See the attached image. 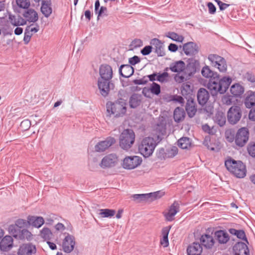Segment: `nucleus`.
<instances>
[{"label": "nucleus", "mask_w": 255, "mask_h": 255, "mask_svg": "<svg viewBox=\"0 0 255 255\" xmlns=\"http://www.w3.org/2000/svg\"><path fill=\"white\" fill-rule=\"evenodd\" d=\"M9 230L12 236L16 239L27 240H30L32 239V234L26 229L20 230L13 226H10Z\"/></svg>", "instance_id": "nucleus-10"}, {"label": "nucleus", "mask_w": 255, "mask_h": 255, "mask_svg": "<svg viewBox=\"0 0 255 255\" xmlns=\"http://www.w3.org/2000/svg\"><path fill=\"white\" fill-rule=\"evenodd\" d=\"M75 245V237L73 235L67 234L62 241V250L66 253H70L73 251Z\"/></svg>", "instance_id": "nucleus-13"}, {"label": "nucleus", "mask_w": 255, "mask_h": 255, "mask_svg": "<svg viewBox=\"0 0 255 255\" xmlns=\"http://www.w3.org/2000/svg\"><path fill=\"white\" fill-rule=\"evenodd\" d=\"M143 45L142 41L140 39H135L131 43V46L133 48L141 47Z\"/></svg>", "instance_id": "nucleus-51"}, {"label": "nucleus", "mask_w": 255, "mask_h": 255, "mask_svg": "<svg viewBox=\"0 0 255 255\" xmlns=\"http://www.w3.org/2000/svg\"><path fill=\"white\" fill-rule=\"evenodd\" d=\"M198 65V63L196 61L190 62L185 68V73L189 77L194 74L196 72Z\"/></svg>", "instance_id": "nucleus-33"}, {"label": "nucleus", "mask_w": 255, "mask_h": 255, "mask_svg": "<svg viewBox=\"0 0 255 255\" xmlns=\"http://www.w3.org/2000/svg\"><path fill=\"white\" fill-rule=\"evenodd\" d=\"M127 104L126 102L120 99L114 103H110V105L107 104V111L109 113H111L115 116V117H123L127 112Z\"/></svg>", "instance_id": "nucleus-5"}, {"label": "nucleus", "mask_w": 255, "mask_h": 255, "mask_svg": "<svg viewBox=\"0 0 255 255\" xmlns=\"http://www.w3.org/2000/svg\"><path fill=\"white\" fill-rule=\"evenodd\" d=\"M152 48L151 46H146L141 50V53L143 55H147L151 53Z\"/></svg>", "instance_id": "nucleus-58"}, {"label": "nucleus", "mask_w": 255, "mask_h": 255, "mask_svg": "<svg viewBox=\"0 0 255 255\" xmlns=\"http://www.w3.org/2000/svg\"><path fill=\"white\" fill-rule=\"evenodd\" d=\"M119 162V157L116 154L111 153L105 156L102 159L100 166L103 169L116 166Z\"/></svg>", "instance_id": "nucleus-9"}, {"label": "nucleus", "mask_w": 255, "mask_h": 255, "mask_svg": "<svg viewBox=\"0 0 255 255\" xmlns=\"http://www.w3.org/2000/svg\"><path fill=\"white\" fill-rule=\"evenodd\" d=\"M107 12V8L105 6H101L100 7V10L97 11V13L96 14H98V19H99V17L100 16H102V15H107V14L106 12Z\"/></svg>", "instance_id": "nucleus-54"}, {"label": "nucleus", "mask_w": 255, "mask_h": 255, "mask_svg": "<svg viewBox=\"0 0 255 255\" xmlns=\"http://www.w3.org/2000/svg\"><path fill=\"white\" fill-rule=\"evenodd\" d=\"M16 3L17 6L23 9H26L30 6L29 0H16Z\"/></svg>", "instance_id": "nucleus-46"}, {"label": "nucleus", "mask_w": 255, "mask_h": 255, "mask_svg": "<svg viewBox=\"0 0 255 255\" xmlns=\"http://www.w3.org/2000/svg\"><path fill=\"white\" fill-rule=\"evenodd\" d=\"M36 249L34 245L31 244H25L20 246L18 252V255H32L35 254Z\"/></svg>", "instance_id": "nucleus-15"}, {"label": "nucleus", "mask_w": 255, "mask_h": 255, "mask_svg": "<svg viewBox=\"0 0 255 255\" xmlns=\"http://www.w3.org/2000/svg\"><path fill=\"white\" fill-rule=\"evenodd\" d=\"M174 79L176 82L180 83L183 82L186 80V78L184 76L177 74L174 77Z\"/></svg>", "instance_id": "nucleus-63"}, {"label": "nucleus", "mask_w": 255, "mask_h": 255, "mask_svg": "<svg viewBox=\"0 0 255 255\" xmlns=\"http://www.w3.org/2000/svg\"><path fill=\"white\" fill-rule=\"evenodd\" d=\"M129 103L131 108H135L139 105L140 101L136 95H132L130 98Z\"/></svg>", "instance_id": "nucleus-48"}, {"label": "nucleus", "mask_w": 255, "mask_h": 255, "mask_svg": "<svg viewBox=\"0 0 255 255\" xmlns=\"http://www.w3.org/2000/svg\"><path fill=\"white\" fill-rule=\"evenodd\" d=\"M1 250L3 251H9L13 245V239L10 236H5L0 241Z\"/></svg>", "instance_id": "nucleus-26"}, {"label": "nucleus", "mask_w": 255, "mask_h": 255, "mask_svg": "<svg viewBox=\"0 0 255 255\" xmlns=\"http://www.w3.org/2000/svg\"><path fill=\"white\" fill-rule=\"evenodd\" d=\"M27 223L33 227L39 228L44 224V220L42 217L29 216L27 217Z\"/></svg>", "instance_id": "nucleus-22"}, {"label": "nucleus", "mask_w": 255, "mask_h": 255, "mask_svg": "<svg viewBox=\"0 0 255 255\" xmlns=\"http://www.w3.org/2000/svg\"><path fill=\"white\" fill-rule=\"evenodd\" d=\"M249 118L250 120L255 121V109L251 110L249 114Z\"/></svg>", "instance_id": "nucleus-64"}, {"label": "nucleus", "mask_w": 255, "mask_h": 255, "mask_svg": "<svg viewBox=\"0 0 255 255\" xmlns=\"http://www.w3.org/2000/svg\"><path fill=\"white\" fill-rule=\"evenodd\" d=\"M201 73L204 77L210 78V79L216 76V73H214L208 66H206L202 68Z\"/></svg>", "instance_id": "nucleus-44"}, {"label": "nucleus", "mask_w": 255, "mask_h": 255, "mask_svg": "<svg viewBox=\"0 0 255 255\" xmlns=\"http://www.w3.org/2000/svg\"><path fill=\"white\" fill-rule=\"evenodd\" d=\"M209 94L207 90L204 88H200L197 93V100L201 105H204L209 99Z\"/></svg>", "instance_id": "nucleus-23"}, {"label": "nucleus", "mask_w": 255, "mask_h": 255, "mask_svg": "<svg viewBox=\"0 0 255 255\" xmlns=\"http://www.w3.org/2000/svg\"><path fill=\"white\" fill-rule=\"evenodd\" d=\"M178 151L177 148L176 147H172L170 150L167 151V153L165 156H163V158H172L174 157L177 154Z\"/></svg>", "instance_id": "nucleus-49"}, {"label": "nucleus", "mask_w": 255, "mask_h": 255, "mask_svg": "<svg viewBox=\"0 0 255 255\" xmlns=\"http://www.w3.org/2000/svg\"><path fill=\"white\" fill-rule=\"evenodd\" d=\"M249 132L246 128L239 129L235 137V141L237 145L239 147L244 146L249 140Z\"/></svg>", "instance_id": "nucleus-11"}, {"label": "nucleus", "mask_w": 255, "mask_h": 255, "mask_svg": "<svg viewBox=\"0 0 255 255\" xmlns=\"http://www.w3.org/2000/svg\"><path fill=\"white\" fill-rule=\"evenodd\" d=\"M9 22L14 26H22L26 24V20L20 15L16 16L10 12H7Z\"/></svg>", "instance_id": "nucleus-20"}, {"label": "nucleus", "mask_w": 255, "mask_h": 255, "mask_svg": "<svg viewBox=\"0 0 255 255\" xmlns=\"http://www.w3.org/2000/svg\"><path fill=\"white\" fill-rule=\"evenodd\" d=\"M169 77V74L167 72H163L161 74L157 75L156 80L161 83H163L167 81V78Z\"/></svg>", "instance_id": "nucleus-50"}, {"label": "nucleus", "mask_w": 255, "mask_h": 255, "mask_svg": "<svg viewBox=\"0 0 255 255\" xmlns=\"http://www.w3.org/2000/svg\"><path fill=\"white\" fill-rule=\"evenodd\" d=\"M99 215L102 218H111L116 214V211L113 209H103L99 210Z\"/></svg>", "instance_id": "nucleus-38"}, {"label": "nucleus", "mask_w": 255, "mask_h": 255, "mask_svg": "<svg viewBox=\"0 0 255 255\" xmlns=\"http://www.w3.org/2000/svg\"><path fill=\"white\" fill-rule=\"evenodd\" d=\"M195 105L196 103L194 102L193 99H188L186 105V111L188 116L190 118L193 117L197 112Z\"/></svg>", "instance_id": "nucleus-29"}, {"label": "nucleus", "mask_w": 255, "mask_h": 255, "mask_svg": "<svg viewBox=\"0 0 255 255\" xmlns=\"http://www.w3.org/2000/svg\"><path fill=\"white\" fill-rule=\"evenodd\" d=\"M235 255H249V250L246 244L238 242L233 247Z\"/></svg>", "instance_id": "nucleus-19"}, {"label": "nucleus", "mask_w": 255, "mask_h": 255, "mask_svg": "<svg viewBox=\"0 0 255 255\" xmlns=\"http://www.w3.org/2000/svg\"><path fill=\"white\" fill-rule=\"evenodd\" d=\"M27 28H29V30L33 34L37 32L39 30V26L38 24H30L29 26L26 27Z\"/></svg>", "instance_id": "nucleus-53"}, {"label": "nucleus", "mask_w": 255, "mask_h": 255, "mask_svg": "<svg viewBox=\"0 0 255 255\" xmlns=\"http://www.w3.org/2000/svg\"><path fill=\"white\" fill-rule=\"evenodd\" d=\"M232 79L229 77H223L220 78L219 75L216 73V76L209 80L207 85L208 89L213 96L218 93L224 94L229 88Z\"/></svg>", "instance_id": "nucleus-2"}, {"label": "nucleus", "mask_w": 255, "mask_h": 255, "mask_svg": "<svg viewBox=\"0 0 255 255\" xmlns=\"http://www.w3.org/2000/svg\"><path fill=\"white\" fill-rule=\"evenodd\" d=\"M131 197L137 202H149V193L133 194Z\"/></svg>", "instance_id": "nucleus-37"}, {"label": "nucleus", "mask_w": 255, "mask_h": 255, "mask_svg": "<svg viewBox=\"0 0 255 255\" xmlns=\"http://www.w3.org/2000/svg\"><path fill=\"white\" fill-rule=\"evenodd\" d=\"M242 112L240 107L233 106L230 108L227 113L228 122L232 125H235L240 120Z\"/></svg>", "instance_id": "nucleus-12"}, {"label": "nucleus", "mask_w": 255, "mask_h": 255, "mask_svg": "<svg viewBox=\"0 0 255 255\" xmlns=\"http://www.w3.org/2000/svg\"><path fill=\"white\" fill-rule=\"evenodd\" d=\"M171 229L170 226H167L164 227L162 229L161 235L162 237L160 240V245L163 247L165 248L168 246L169 245V241H168V234Z\"/></svg>", "instance_id": "nucleus-27"}, {"label": "nucleus", "mask_w": 255, "mask_h": 255, "mask_svg": "<svg viewBox=\"0 0 255 255\" xmlns=\"http://www.w3.org/2000/svg\"><path fill=\"white\" fill-rule=\"evenodd\" d=\"M150 90L152 94L158 95L160 93V86L159 84L153 82L150 87Z\"/></svg>", "instance_id": "nucleus-47"}, {"label": "nucleus", "mask_w": 255, "mask_h": 255, "mask_svg": "<svg viewBox=\"0 0 255 255\" xmlns=\"http://www.w3.org/2000/svg\"><path fill=\"white\" fill-rule=\"evenodd\" d=\"M175 103H178L182 105L184 104V99L180 96L178 95H174V101Z\"/></svg>", "instance_id": "nucleus-62"}, {"label": "nucleus", "mask_w": 255, "mask_h": 255, "mask_svg": "<svg viewBox=\"0 0 255 255\" xmlns=\"http://www.w3.org/2000/svg\"><path fill=\"white\" fill-rule=\"evenodd\" d=\"M134 73L133 68L129 64L122 65L119 68V73L123 77L129 78Z\"/></svg>", "instance_id": "nucleus-24"}, {"label": "nucleus", "mask_w": 255, "mask_h": 255, "mask_svg": "<svg viewBox=\"0 0 255 255\" xmlns=\"http://www.w3.org/2000/svg\"><path fill=\"white\" fill-rule=\"evenodd\" d=\"M245 104L247 108H251L255 105V92L249 91L247 93Z\"/></svg>", "instance_id": "nucleus-32"}, {"label": "nucleus", "mask_w": 255, "mask_h": 255, "mask_svg": "<svg viewBox=\"0 0 255 255\" xmlns=\"http://www.w3.org/2000/svg\"><path fill=\"white\" fill-rule=\"evenodd\" d=\"M236 236L239 239L245 240L247 242V239L246 237L245 233L243 230H239L237 233Z\"/></svg>", "instance_id": "nucleus-61"}, {"label": "nucleus", "mask_w": 255, "mask_h": 255, "mask_svg": "<svg viewBox=\"0 0 255 255\" xmlns=\"http://www.w3.org/2000/svg\"><path fill=\"white\" fill-rule=\"evenodd\" d=\"M100 77L98 80V87L102 96L106 97L111 90L113 89L114 85L111 83L113 78L112 68L108 64H102L99 68Z\"/></svg>", "instance_id": "nucleus-1"}, {"label": "nucleus", "mask_w": 255, "mask_h": 255, "mask_svg": "<svg viewBox=\"0 0 255 255\" xmlns=\"http://www.w3.org/2000/svg\"><path fill=\"white\" fill-rule=\"evenodd\" d=\"M22 15L24 19L27 22L34 23L38 19V15L37 12L32 8H26L23 12Z\"/></svg>", "instance_id": "nucleus-16"}, {"label": "nucleus", "mask_w": 255, "mask_h": 255, "mask_svg": "<svg viewBox=\"0 0 255 255\" xmlns=\"http://www.w3.org/2000/svg\"><path fill=\"white\" fill-rule=\"evenodd\" d=\"M135 134L132 129L123 130L120 136V146L124 150H128L134 142Z\"/></svg>", "instance_id": "nucleus-6"}, {"label": "nucleus", "mask_w": 255, "mask_h": 255, "mask_svg": "<svg viewBox=\"0 0 255 255\" xmlns=\"http://www.w3.org/2000/svg\"><path fill=\"white\" fill-rule=\"evenodd\" d=\"M215 2L219 5L221 10H224L230 6V4L224 3L220 0H215Z\"/></svg>", "instance_id": "nucleus-57"}, {"label": "nucleus", "mask_w": 255, "mask_h": 255, "mask_svg": "<svg viewBox=\"0 0 255 255\" xmlns=\"http://www.w3.org/2000/svg\"><path fill=\"white\" fill-rule=\"evenodd\" d=\"M181 92L183 96L191 95L192 92L191 86L187 83H183L181 88Z\"/></svg>", "instance_id": "nucleus-42"}, {"label": "nucleus", "mask_w": 255, "mask_h": 255, "mask_svg": "<svg viewBox=\"0 0 255 255\" xmlns=\"http://www.w3.org/2000/svg\"><path fill=\"white\" fill-rule=\"evenodd\" d=\"M215 120L221 127L223 126L226 123V118L223 113L217 114L215 117Z\"/></svg>", "instance_id": "nucleus-45"}, {"label": "nucleus", "mask_w": 255, "mask_h": 255, "mask_svg": "<svg viewBox=\"0 0 255 255\" xmlns=\"http://www.w3.org/2000/svg\"><path fill=\"white\" fill-rule=\"evenodd\" d=\"M165 195V192L162 190L149 193V202L159 199Z\"/></svg>", "instance_id": "nucleus-43"}, {"label": "nucleus", "mask_w": 255, "mask_h": 255, "mask_svg": "<svg viewBox=\"0 0 255 255\" xmlns=\"http://www.w3.org/2000/svg\"><path fill=\"white\" fill-rule=\"evenodd\" d=\"M41 11L46 17H48L52 12L51 3H41Z\"/></svg>", "instance_id": "nucleus-36"}, {"label": "nucleus", "mask_w": 255, "mask_h": 255, "mask_svg": "<svg viewBox=\"0 0 255 255\" xmlns=\"http://www.w3.org/2000/svg\"><path fill=\"white\" fill-rule=\"evenodd\" d=\"M225 165L227 169L237 178H242L246 175V165L241 161L230 158L226 160Z\"/></svg>", "instance_id": "nucleus-3"}, {"label": "nucleus", "mask_w": 255, "mask_h": 255, "mask_svg": "<svg viewBox=\"0 0 255 255\" xmlns=\"http://www.w3.org/2000/svg\"><path fill=\"white\" fill-rule=\"evenodd\" d=\"M230 91L234 96L239 97L244 93V89L240 84H235L231 86Z\"/></svg>", "instance_id": "nucleus-34"}, {"label": "nucleus", "mask_w": 255, "mask_h": 255, "mask_svg": "<svg viewBox=\"0 0 255 255\" xmlns=\"http://www.w3.org/2000/svg\"><path fill=\"white\" fill-rule=\"evenodd\" d=\"M174 119L176 122L182 121L185 117V112L182 108H176L174 111Z\"/></svg>", "instance_id": "nucleus-35"}, {"label": "nucleus", "mask_w": 255, "mask_h": 255, "mask_svg": "<svg viewBox=\"0 0 255 255\" xmlns=\"http://www.w3.org/2000/svg\"><path fill=\"white\" fill-rule=\"evenodd\" d=\"M170 70L175 73H180L183 71L185 68V64L182 61H176L170 65Z\"/></svg>", "instance_id": "nucleus-31"}, {"label": "nucleus", "mask_w": 255, "mask_h": 255, "mask_svg": "<svg viewBox=\"0 0 255 255\" xmlns=\"http://www.w3.org/2000/svg\"><path fill=\"white\" fill-rule=\"evenodd\" d=\"M40 236L44 240L49 241L52 237V233L49 228L44 227L40 231Z\"/></svg>", "instance_id": "nucleus-40"}, {"label": "nucleus", "mask_w": 255, "mask_h": 255, "mask_svg": "<svg viewBox=\"0 0 255 255\" xmlns=\"http://www.w3.org/2000/svg\"><path fill=\"white\" fill-rule=\"evenodd\" d=\"M178 145L182 149H187L191 145L190 139L188 137H182L178 140Z\"/></svg>", "instance_id": "nucleus-39"}, {"label": "nucleus", "mask_w": 255, "mask_h": 255, "mask_svg": "<svg viewBox=\"0 0 255 255\" xmlns=\"http://www.w3.org/2000/svg\"><path fill=\"white\" fill-rule=\"evenodd\" d=\"M183 50L186 55H195L199 52V47L193 42H189L183 45Z\"/></svg>", "instance_id": "nucleus-17"}, {"label": "nucleus", "mask_w": 255, "mask_h": 255, "mask_svg": "<svg viewBox=\"0 0 255 255\" xmlns=\"http://www.w3.org/2000/svg\"><path fill=\"white\" fill-rule=\"evenodd\" d=\"M166 36L172 40L182 42L184 41V37L182 36L178 35L177 33L174 32H169L166 34Z\"/></svg>", "instance_id": "nucleus-41"}, {"label": "nucleus", "mask_w": 255, "mask_h": 255, "mask_svg": "<svg viewBox=\"0 0 255 255\" xmlns=\"http://www.w3.org/2000/svg\"><path fill=\"white\" fill-rule=\"evenodd\" d=\"M150 44L155 49V52L158 56H163L165 55L164 50V45L162 42L157 38L152 39L151 40Z\"/></svg>", "instance_id": "nucleus-21"}, {"label": "nucleus", "mask_w": 255, "mask_h": 255, "mask_svg": "<svg viewBox=\"0 0 255 255\" xmlns=\"http://www.w3.org/2000/svg\"><path fill=\"white\" fill-rule=\"evenodd\" d=\"M248 151L249 154L253 157H255V143H250L248 147Z\"/></svg>", "instance_id": "nucleus-52"}, {"label": "nucleus", "mask_w": 255, "mask_h": 255, "mask_svg": "<svg viewBox=\"0 0 255 255\" xmlns=\"http://www.w3.org/2000/svg\"><path fill=\"white\" fill-rule=\"evenodd\" d=\"M157 145V143L153 138L146 137L141 141L138 146L139 152L145 157L151 156Z\"/></svg>", "instance_id": "nucleus-4"}, {"label": "nucleus", "mask_w": 255, "mask_h": 255, "mask_svg": "<svg viewBox=\"0 0 255 255\" xmlns=\"http://www.w3.org/2000/svg\"><path fill=\"white\" fill-rule=\"evenodd\" d=\"M207 6L209 9V12L210 14H214L216 12V8L214 4L211 2L207 3Z\"/></svg>", "instance_id": "nucleus-60"}, {"label": "nucleus", "mask_w": 255, "mask_h": 255, "mask_svg": "<svg viewBox=\"0 0 255 255\" xmlns=\"http://www.w3.org/2000/svg\"><path fill=\"white\" fill-rule=\"evenodd\" d=\"M115 142V139L112 137H107L105 140L99 142L95 146L97 152H103Z\"/></svg>", "instance_id": "nucleus-14"}, {"label": "nucleus", "mask_w": 255, "mask_h": 255, "mask_svg": "<svg viewBox=\"0 0 255 255\" xmlns=\"http://www.w3.org/2000/svg\"><path fill=\"white\" fill-rule=\"evenodd\" d=\"M140 62V58L137 56H134L133 57L129 58L128 62L129 63V65H134Z\"/></svg>", "instance_id": "nucleus-55"}, {"label": "nucleus", "mask_w": 255, "mask_h": 255, "mask_svg": "<svg viewBox=\"0 0 255 255\" xmlns=\"http://www.w3.org/2000/svg\"><path fill=\"white\" fill-rule=\"evenodd\" d=\"M202 252V246L200 244L197 243H193L187 249L188 255H201Z\"/></svg>", "instance_id": "nucleus-25"}, {"label": "nucleus", "mask_w": 255, "mask_h": 255, "mask_svg": "<svg viewBox=\"0 0 255 255\" xmlns=\"http://www.w3.org/2000/svg\"><path fill=\"white\" fill-rule=\"evenodd\" d=\"M179 211V204L177 202L174 201L170 206L167 212L164 213L166 220L172 221L174 219L175 215Z\"/></svg>", "instance_id": "nucleus-18"}, {"label": "nucleus", "mask_w": 255, "mask_h": 255, "mask_svg": "<svg viewBox=\"0 0 255 255\" xmlns=\"http://www.w3.org/2000/svg\"><path fill=\"white\" fill-rule=\"evenodd\" d=\"M27 220L19 219L16 221L15 225L19 228H21L26 226Z\"/></svg>", "instance_id": "nucleus-56"}, {"label": "nucleus", "mask_w": 255, "mask_h": 255, "mask_svg": "<svg viewBox=\"0 0 255 255\" xmlns=\"http://www.w3.org/2000/svg\"><path fill=\"white\" fill-rule=\"evenodd\" d=\"M208 60L211 65L218 69L220 72L225 73L227 70V64L225 59L217 54H211L208 55Z\"/></svg>", "instance_id": "nucleus-7"}, {"label": "nucleus", "mask_w": 255, "mask_h": 255, "mask_svg": "<svg viewBox=\"0 0 255 255\" xmlns=\"http://www.w3.org/2000/svg\"><path fill=\"white\" fill-rule=\"evenodd\" d=\"M222 102L224 104L230 105L232 104V99L229 96L225 95L222 98Z\"/></svg>", "instance_id": "nucleus-59"}, {"label": "nucleus", "mask_w": 255, "mask_h": 255, "mask_svg": "<svg viewBox=\"0 0 255 255\" xmlns=\"http://www.w3.org/2000/svg\"><path fill=\"white\" fill-rule=\"evenodd\" d=\"M200 242L203 246L208 249H211L214 244V240L212 236L204 234L201 236Z\"/></svg>", "instance_id": "nucleus-28"}, {"label": "nucleus", "mask_w": 255, "mask_h": 255, "mask_svg": "<svg viewBox=\"0 0 255 255\" xmlns=\"http://www.w3.org/2000/svg\"><path fill=\"white\" fill-rule=\"evenodd\" d=\"M142 158L138 156H126L123 161L122 167L126 169H133L140 165Z\"/></svg>", "instance_id": "nucleus-8"}, {"label": "nucleus", "mask_w": 255, "mask_h": 255, "mask_svg": "<svg viewBox=\"0 0 255 255\" xmlns=\"http://www.w3.org/2000/svg\"><path fill=\"white\" fill-rule=\"evenodd\" d=\"M215 236L220 244H226L229 240L228 234L223 230L216 231L215 233Z\"/></svg>", "instance_id": "nucleus-30"}]
</instances>
